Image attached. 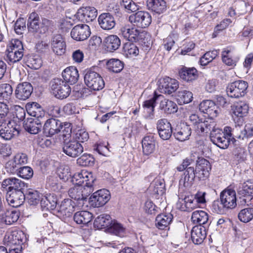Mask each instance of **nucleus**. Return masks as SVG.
<instances>
[{"mask_svg": "<svg viewBox=\"0 0 253 253\" xmlns=\"http://www.w3.org/2000/svg\"><path fill=\"white\" fill-rule=\"evenodd\" d=\"M72 182L76 185L68 192L70 198L77 201L76 205L79 208L84 205V201L93 191L95 178L91 172L82 170L75 173L72 177Z\"/></svg>", "mask_w": 253, "mask_h": 253, "instance_id": "obj_1", "label": "nucleus"}, {"mask_svg": "<svg viewBox=\"0 0 253 253\" xmlns=\"http://www.w3.org/2000/svg\"><path fill=\"white\" fill-rule=\"evenodd\" d=\"M120 34L128 41L138 42L146 50L150 47L149 36L144 31H141L130 25H125L121 28Z\"/></svg>", "mask_w": 253, "mask_h": 253, "instance_id": "obj_2", "label": "nucleus"}, {"mask_svg": "<svg viewBox=\"0 0 253 253\" xmlns=\"http://www.w3.org/2000/svg\"><path fill=\"white\" fill-rule=\"evenodd\" d=\"M24 55L22 42L18 39H12L6 47L5 60L11 65L20 61Z\"/></svg>", "mask_w": 253, "mask_h": 253, "instance_id": "obj_3", "label": "nucleus"}, {"mask_svg": "<svg viewBox=\"0 0 253 253\" xmlns=\"http://www.w3.org/2000/svg\"><path fill=\"white\" fill-rule=\"evenodd\" d=\"M95 68L87 69L85 71L84 80L88 87L93 90H99L104 87V82Z\"/></svg>", "mask_w": 253, "mask_h": 253, "instance_id": "obj_4", "label": "nucleus"}, {"mask_svg": "<svg viewBox=\"0 0 253 253\" xmlns=\"http://www.w3.org/2000/svg\"><path fill=\"white\" fill-rule=\"evenodd\" d=\"M27 241L25 234L22 231L14 230L5 234L3 242L8 249L22 246Z\"/></svg>", "mask_w": 253, "mask_h": 253, "instance_id": "obj_5", "label": "nucleus"}, {"mask_svg": "<svg viewBox=\"0 0 253 253\" xmlns=\"http://www.w3.org/2000/svg\"><path fill=\"white\" fill-rule=\"evenodd\" d=\"M51 88L53 94L57 98H67L71 93L69 85L61 79H54L51 82Z\"/></svg>", "mask_w": 253, "mask_h": 253, "instance_id": "obj_6", "label": "nucleus"}, {"mask_svg": "<svg viewBox=\"0 0 253 253\" xmlns=\"http://www.w3.org/2000/svg\"><path fill=\"white\" fill-rule=\"evenodd\" d=\"M248 83L245 81L238 80L229 84L226 88L228 96L231 98H239L247 93Z\"/></svg>", "mask_w": 253, "mask_h": 253, "instance_id": "obj_7", "label": "nucleus"}, {"mask_svg": "<svg viewBox=\"0 0 253 253\" xmlns=\"http://www.w3.org/2000/svg\"><path fill=\"white\" fill-rule=\"evenodd\" d=\"M17 125L11 120H4L0 124V136L5 140H10L14 135L19 133Z\"/></svg>", "mask_w": 253, "mask_h": 253, "instance_id": "obj_8", "label": "nucleus"}, {"mask_svg": "<svg viewBox=\"0 0 253 253\" xmlns=\"http://www.w3.org/2000/svg\"><path fill=\"white\" fill-rule=\"evenodd\" d=\"M129 21L137 27L144 28L148 27L151 22V16L147 12L139 11L131 15Z\"/></svg>", "mask_w": 253, "mask_h": 253, "instance_id": "obj_9", "label": "nucleus"}, {"mask_svg": "<svg viewBox=\"0 0 253 253\" xmlns=\"http://www.w3.org/2000/svg\"><path fill=\"white\" fill-rule=\"evenodd\" d=\"M178 87L179 83L175 79L166 77L159 81L158 89L161 93L171 94Z\"/></svg>", "mask_w": 253, "mask_h": 253, "instance_id": "obj_10", "label": "nucleus"}, {"mask_svg": "<svg viewBox=\"0 0 253 253\" xmlns=\"http://www.w3.org/2000/svg\"><path fill=\"white\" fill-rule=\"evenodd\" d=\"M111 197L110 192L106 189L98 190L91 196L90 203L94 207H102L106 204Z\"/></svg>", "mask_w": 253, "mask_h": 253, "instance_id": "obj_11", "label": "nucleus"}, {"mask_svg": "<svg viewBox=\"0 0 253 253\" xmlns=\"http://www.w3.org/2000/svg\"><path fill=\"white\" fill-rule=\"evenodd\" d=\"M210 138L211 142L221 149H226L229 145V138H227L223 131L215 127L210 133Z\"/></svg>", "mask_w": 253, "mask_h": 253, "instance_id": "obj_12", "label": "nucleus"}, {"mask_svg": "<svg viewBox=\"0 0 253 253\" xmlns=\"http://www.w3.org/2000/svg\"><path fill=\"white\" fill-rule=\"evenodd\" d=\"M220 202L226 209H233L237 205L236 192L232 189H226L220 195Z\"/></svg>", "mask_w": 253, "mask_h": 253, "instance_id": "obj_13", "label": "nucleus"}, {"mask_svg": "<svg viewBox=\"0 0 253 253\" xmlns=\"http://www.w3.org/2000/svg\"><path fill=\"white\" fill-rule=\"evenodd\" d=\"M63 150L67 155L76 158L80 155L84 151L82 145L76 140H70L64 143Z\"/></svg>", "mask_w": 253, "mask_h": 253, "instance_id": "obj_14", "label": "nucleus"}, {"mask_svg": "<svg viewBox=\"0 0 253 253\" xmlns=\"http://www.w3.org/2000/svg\"><path fill=\"white\" fill-rule=\"evenodd\" d=\"M90 35L89 27L86 24H79L71 30V37L77 41H84Z\"/></svg>", "mask_w": 253, "mask_h": 253, "instance_id": "obj_15", "label": "nucleus"}, {"mask_svg": "<svg viewBox=\"0 0 253 253\" xmlns=\"http://www.w3.org/2000/svg\"><path fill=\"white\" fill-rule=\"evenodd\" d=\"M221 55L223 62L228 66H235L239 60L238 53L231 47L224 48L222 51Z\"/></svg>", "mask_w": 253, "mask_h": 253, "instance_id": "obj_16", "label": "nucleus"}, {"mask_svg": "<svg viewBox=\"0 0 253 253\" xmlns=\"http://www.w3.org/2000/svg\"><path fill=\"white\" fill-rule=\"evenodd\" d=\"M63 128V124L60 121L51 118L45 122L43 129L44 132L49 136L53 135L61 131Z\"/></svg>", "mask_w": 253, "mask_h": 253, "instance_id": "obj_17", "label": "nucleus"}, {"mask_svg": "<svg viewBox=\"0 0 253 253\" xmlns=\"http://www.w3.org/2000/svg\"><path fill=\"white\" fill-rule=\"evenodd\" d=\"M157 128L161 139L167 140L170 138L172 133V127L167 119L159 120L157 123Z\"/></svg>", "mask_w": 253, "mask_h": 253, "instance_id": "obj_18", "label": "nucleus"}, {"mask_svg": "<svg viewBox=\"0 0 253 253\" xmlns=\"http://www.w3.org/2000/svg\"><path fill=\"white\" fill-rule=\"evenodd\" d=\"M25 200V196L22 189L7 191L6 200L8 203L13 207H18L22 205Z\"/></svg>", "mask_w": 253, "mask_h": 253, "instance_id": "obj_19", "label": "nucleus"}, {"mask_svg": "<svg viewBox=\"0 0 253 253\" xmlns=\"http://www.w3.org/2000/svg\"><path fill=\"white\" fill-rule=\"evenodd\" d=\"M76 203L70 199H65L57 207L58 216L63 218L70 217L75 211Z\"/></svg>", "mask_w": 253, "mask_h": 253, "instance_id": "obj_20", "label": "nucleus"}, {"mask_svg": "<svg viewBox=\"0 0 253 253\" xmlns=\"http://www.w3.org/2000/svg\"><path fill=\"white\" fill-rule=\"evenodd\" d=\"M211 166L209 162L204 158L199 159L195 168L197 177L200 179H204L209 175Z\"/></svg>", "mask_w": 253, "mask_h": 253, "instance_id": "obj_21", "label": "nucleus"}, {"mask_svg": "<svg viewBox=\"0 0 253 253\" xmlns=\"http://www.w3.org/2000/svg\"><path fill=\"white\" fill-rule=\"evenodd\" d=\"M161 98H163V95L158 94L155 91L154 96L152 98L144 102L143 108L145 118L150 120H152L154 118L155 102L157 99Z\"/></svg>", "mask_w": 253, "mask_h": 253, "instance_id": "obj_22", "label": "nucleus"}, {"mask_svg": "<svg viewBox=\"0 0 253 253\" xmlns=\"http://www.w3.org/2000/svg\"><path fill=\"white\" fill-rule=\"evenodd\" d=\"M33 90L31 84L28 82L19 84L15 89L16 97L21 100H25L31 96Z\"/></svg>", "mask_w": 253, "mask_h": 253, "instance_id": "obj_23", "label": "nucleus"}, {"mask_svg": "<svg viewBox=\"0 0 253 253\" xmlns=\"http://www.w3.org/2000/svg\"><path fill=\"white\" fill-rule=\"evenodd\" d=\"M98 22L100 27L104 30L112 29L116 25L113 16L109 13H103L98 18Z\"/></svg>", "mask_w": 253, "mask_h": 253, "instance_id": "obj_24", "label": "nucleus"}, {"mask_svg": "<svg viewBox=\"0 0 253 253\" xmlns=\"http://www.w3.org/2000/svg\"><path fill=\"white\" fill-rule=\"evenodd\" d=\"M191 134V128L189 125L181 123L175 129L173 135L175 138L180 141H184L189 139Z\"/></svg>", "mask_w": 253, "mask_h": 253, "instance_id": "obj_25", "label": "nucleus"}, {"mask_svg": "<svg viewBox=\"0 0 253 253\" xmlns=\"http://www.w3.org/2000/svg\"><path fill=\"white\" fill-rule=\"evenodd\" d=\"M200 110L208 114L211 118L215 117L218 114V108L215 103L210 100H203L199 105Z\"/></svg>", "mask_w": 253, "mask_h": 253, "instance_id": "obj_26", "label": "nucleus"}, {"mask_svg": "<svg viewBox=\"0 0 253 253\" xmlns=\"http://www.w3.org/2000/svg\"><path fill=\"white\" fill-rule=\"evenodd\" d=\"M43 121L31 118L24 120L23 126L25 129L31 134H37L41 130Z\"/></svg>", "mask_w": 253, "mask_h": 253, "instance_id": "obj_27", "label": "nucleus"}, {"mask_svg": "<svg viewBox=\"0 0 253 253\" xmlns=\"http://www.w3.org/2000/svg\"><path fill=\"white\" fill-rule=\"evenodd\" d=\"M28 114L36 118V120L43 121L45 120V113L41 106L37 102H32L27 105Z\"/></svg>", "mask_w": 253, "mask_h": 253, "instance_id": "obj_28", "label": "nucleus"}, {"mask_svg": "<svg viewBox=\"0 0 253 253\" xmlns=\"http://www.w3.org/2000/svg\"><path fill=\"white\" fill-rule=\"evenodd\" d=\"M51 45L53 52L56 54L61 55L64 53L66 44L61 35L57 34L52 37Z\"/></svg>", "mask_w": 253, "mask_h": 253, "instance_id": "obj_29", "label": "nucleus"}, {"mask_svg": "<svg viewBox=\"0 0 253 253\" xmlns=\"http://www.w3.org/2000/svg\"><path fill=\"white\" fill-rule=\"evenodd\" d=\"M206 231L204 226H195L191 231V239L195 244L199 245L203 243L206 237Z\"/></svg>", "mask_w": 253, "mask_h": 253, "instance_id": "obj_30", "label": "nucleus"}, {"mask_svg": "<svg viewBox=\"0 0 253 253\" xmlns=\"http://www.w3.org/2000/svg\"><path fill=\"white\" fill-rule=\"evenodd\" d=\"M24 183L20 179L15 177L5 179L2 182V187L7 191H13L22 189Z\"/></svg>", "mask_w": 253, "mask_h": 253, "instance_id": "obj_31", "label": "nucleus"}, {"mask_svg": "<svg viewBox=\"0 0 253 253\" xmlns=\"http://www.w3.org/2000/svg\"><path fill=\"white\" fill-rule=\"evenodd\" d=\"M142 151L144 155H148L154 152L156 147V140L153 135L145 136L141 141Z\"/></svg>", "mask_w": 253, "mask_h": 253, "instance_id": "obj_32", "label": "nucleus"}, {"mask_svg": "<svg viewBox=\"0 0 253 253\" xmlns=\"http://www.w3.org/2000/svg\"><path fill=\"white\" fill-rule=\"evenodd\" d=\"M62 76L65 80L64 82L71 84H75L79 77L78 70L74 66L66 68L62 72Z\"/></svg>", "mask_w": 253, "mask_h": 253, "instance_id": "obj_33", "label": "nucleus"}, {"mask_svg": "<svg viewBox=\"0 0 253 253\" xmlns=\"http://www.w3.org/2000/svg\"><path fill=\"white\" fill-rule=\"evenodd\" d=\"M27 27L30 32L40 33L41 23L40 18L38 13L32 12L30 14L28 19Z\"/></svg>", "mask_w": 253, "mask_h": 253, "instance_id": "obj_34", "label": "nucleus"}, {"mask_svg": "<svg viewBox=\"0 0 253 253\" xmlns=\"http://www.w3.org/2000/svg\"><path fill=\"white\" fill-rule=\"evenodd\" d=\"M184 175L183 178H181L179 181V184L183 185L185 187L191 186L195 178L197 177L195 169L192 167L187 168L184 173Z\"/></svg>", "mask_w": 253, "mask_h": 253, "instance_id": "obj_35", "label": "nucleus"}, {"mask_svg": "<svg viewBox=\"0 0 253 253\" xmlns=\"http://www.w3.org/2000/svg\"><path fill=\"white\" fill-rule=\"evenodd\" d=\"M104 44L108 51L112 52L120 47L121 40L116 35H110L104 39Z\"/></svg>", "mask_w": 253, "mask_h": 253, "instance_id": "obj_36", "label": "nucleus"}, {"mask_svg": "<svg viewBox=\"0 0 253 253\" xmlns=\"http://www.w3.org/2000/svg\"><path fill=\"white\" fill-rule=\"evenodd\" d=\"M159 99L161 100L159 108L165 113L171 114L177 111V105L174 102L165 98L163 96V98Z\"/></svg>", "mask_w": 253, "mask_h": 253, "instance_id": "obj_37", "label": "nucleus"}, {"mask_svg": "<svg viewBox=\"0 0 253 253\" xmlns=\"http://www.w3.org/2000/svg\"><path fill=\"white\" fill-rule=\"evenodd\" d=\"M216 124L214 121L211 118L207 119L201 118V121L198 124L196 129L198 131H200L201 132L208 133L209 131H211L212 129H214Z\"/></svg>", "mask_w": 253, "mask_h": 253, "instance_id": "obj_38", "label": "nucleus"}, {"mask_svg": "<svg viewBox=\"0 0 253 253\" xmlns=\"http://www.w3.org/2000/svg\"><path fill=\"white\" fill-rule=\"evenodd\" d=\"M147 6L157 13H162L166 9V3L164 0H147Z\"/></svg>", "mask_w": 253, "mask_h": 253, "instance_id": "obj_39", "label": "nucleus"}, {"mask_svg": "<svg viewBox=\"0 0 253 253\" xmlns=\"http://www.w3.org/2000/svg\"><path fill=\"white\" fill-rule=\"evenodd\" d=\"M172 218V215L170 213L159 214L156 218V226L159 229L163 230L169 226Z\"/></svg>", "mask_w": 253, "mask_h": 253, "instance_id": "obj_40", "label": "nucleus"}, {"mask_svg": "<svg viewBox=\"0 0 253 253\" xmlns=\"http://www.w3.org/2000/svg\"><path fill=\"white\" fill-rule=\"evenodd\" d=\"M179 74L180 78L187 82L192 81L198 77L197 70L195 68L183 67Z\"/></svg>", "mask_w": 253, "mask_h": 253, "instance_id": "obj_41", "label": "nucleus"}, {"mask_svg": "<svg viewBox=\"0 0 253 253\" xmlns=\"http://www.w3.org/2000/svg\"><path fill=\"white\" fill-rule=\"evenodd\" d=\"M92 213L86 211H78L74 216V221L78 224H86L92 220Z\"/></svg>", "mask_w": 253, "mask_h": 253, "instance_id": "obj_42", "label": "nucleus"}, {"mask_svg": "<svg viewBox=\"0 0 253 253\" xmlns=\"http://www.w3.org/2000/svg\"><path fill=\"white\" fill-rule=\"evenodd\" d=\"M165 187L164 179L157 177L151 183L149 189L155 194L162 195L165 192Z\"/></svg>", "mask_w": 253, "mask_h": 253, "instance_id": "obj_43", "label": "nucleus"}, {"mask_svg": "<svg viewBox=\"0 0 253 253\" xmlns=\"http://www.w3.org/2000/svg\"><path fill=\"white\" fill-rule=\"evenodd\" d=\"M79 13L84 17L87 22L92 21L97 16V10L93 7H83L79 10Z\"/></svg>", "mask_w": 253, "mask_h": 253, "instance_id": "obj_44", "label": "nucleus"}, {"mask_svg": "<svg viewBox=\"0 0 253 253\" xmlns=\"http://www.w3.org/2000/svg\"><path fill=\"white\" fill-rule=\"evenodd\" d=\"M57 203V198L52 195L44 196L41 201L42 207L48 210L55 209L56 208Z\"/></svg>", "mask_w": 253, "mask_h": 253, "instance_id": "obj_45", "label": "nucleus"}, {"mask_svg": "<svg viewBox=\"0 0 253 253\" xmlns=\"http://www.w3.org/2000/svg\"><path fill=\"white\" fill-rule=\"evenodd\" d=\"M42 194L38 191L30 189L27 191L25 198L30 205H37L42 199Z\"/></svg>", "mask_w": 253, "mask_h": 253, "instance_id": "obj_46", "label": "nucleus"}, {"mask_svg": "<svg viewBox=\"0 0 253 253\" xmlns=\"http://www.w3.org/2000/svg\"><path fill=\"white\" fill-rule=\"evenodd\" d=\"M208 213L201 210L196 211L192 213L191 219L194 223L199 224V225L205 224L208 220Z\"/></svg>", "mask_w": 253, "mask_h": 253, "instance_id": "obj_47", "label": "nucleus"}, {"mask_svg": "<svg viewBox=\"0 0 253 253\" xmlns=\"http://www.w3.org/2000/svg\"><path fill=\"white\" fill-rule=\"evenodd\" d=\"M19 217V213L16 211H7L2 214L1 220L5 224L10 225L16 222Z\"/></svg>", "mask_w": 253, "mask_h": 253, "instance_id": "obj_48", "label": "nucleus"}, {"mask_svg": "<svg viewBox=\"0 0 253 253\" xmlns=\"http://www.w3.org/2000/svg\"><path fill=\"white\" fill-rule=\"evenodd\" d=\"M176 99L179 104H186L192 101L193 99L192 93L188 90H179L177 92Z\"/></svg>", "mask_w": 253, "mask_h": 253, "instance_id": "obj_49", "label": "nucleus"}, {"mask_svg": "<svg viewBox=\"0 0 253 253\" xmlns=\"http://www.w3.org/2000/svg\"><path fill=\"white\" fill-rule=\"evenodd\" d=\"M111 218L107 214H102L99 215L94 221V226L97 228H105L111 225Z\"/></svg>", "mask_w": 253, "mask_h": 253, "instance_id": "obj_50", "label": "nucleus"}, {"mask_svg": "<svg viewBox=\"0 0 253 253\" xmlns=\"http://www.w3.org/2000/svg\"><path fill=\"white\" fill-rule=\"evenodd\" d=\"M184 202L186 206L181 207L182 211H191L199 207L192 195L186 196Z\"/></svg>", "mask_w": 253, "mask_h": 253, "instance_id": "obj_51", "label": "nucleus"}, {"mask_svg": "<svg viewBox=\"0 0 253 253\" xmlns=\"http://www.w3.org/2000/svg\"><path fill=\"white\" fill-rule=\"evenodd\" d=\"M108 69L113 72L119 73L124 68L123 63L118 59H111L107 63Z\"/></svg>", "mask_w": 253, "mask_h": 253, "instance_id": "obj_52", "label": "nucleus"}, {"mask_svg": "<svg viewBox=\"0 0 253 253\" xmlns=\"http://www.w3.org/2000/svg\"><path fill=\"white\" fill-rule=\"evenodd\" d=\"M238 218L243 222L250 221L253 218V208H247L242 210L238 214Z\"/></svg>", "mask_w": 253, "mask_h": 253, "instance_id": "obj_53", "label": "nucleus"}, {"mask_svg": "<svg viewBox=\"0 0 253 253\" xmlns=\"http://www.w3.org/2000/svg\"><path fill=\"white\" fill-rule=\"evenodd\" d=\"M125 54L127 57L136 56L139 53V49L137 46L131 42L126 43L124 46Z\"/></svg>", "mask_w": 253, "mask_h": 253, "instance_id": "obj_54", "label": "nucleus"}, {"mask_svg": "<svg viewBox=\"0 0 253 253\" xmlns=\"http://www.w3.org/2000/svg\"><path fill=\"white\" fill-rule=\"evenodd\" d=\"M12 92V87L10 84H0V100L10 99Z\"/></svg>", "mask_w": 253, "mask_h": 253, "instance_id": "obj_55", "label": "nucleus"}, {"mask_svg": "<svg viewBox=\"0 0 253 253\" xmlns=\"http://www.w3.org/2000/svg\"><path fill=\"white\" fill-rule=\"evenodd\" d=\"M109 231L116 235L122 237L125 234L126 229L121 224L114 222L113 223H111Z\"/></svg>", "mask_w": 253, "mask_h": 253, "instance_id": "obj_56", "label": "nucleus"}, {"mask_svg": "<svg viewBox=\"0 0 253 253\" xmlns=\"http://www.w3.org/2000/svg\"><path fill=\"white\" fill-rule=\"evenodd\" d=\"M249 106L244 102L238 103L235 107L234 114L238 117H243L248 113Z\"/></svg>", "mask_w": 253, "mask_h": 253, "instance_id": "obj_57", "label": "nucleus"}, {"mask_svg": "<svg viewBox=\"0 0 253 253\" xmlns=\"http://www.w3.org/2000/svg\"><path fill=\"white\" fill-rule=\"evenodd\" d=\"M216 50L208 51L206 52L200 59V63L202 66H206L211 62L217 55Z\"/></svg>", "mask_w": 253, "mask_h": 253, "instance_id": "obj_58", "label": "nucleus"}, {"mask_svg": "<svg viewBox=\"0 0 253 253\" xmlns=\"http://www.w3.org/2000/svg\"><path fill=\"white\" fill-rule=\"evenodd\" d=\"M94 162V158L91 155L88 154H84L77 159V163L84 167L92 166Z\"/></svg>", "mask_w": 253, "mask_h": 253, "instance_id": "obj_59", "label": "nucleus"}, {"mask_svg": "<svg viewBox=\"0 0 253 253\" xmlns=\"http://www.w3.org/2000/svg\"><path fill=\"white\" fill-rule=\"evenodd\" d=\"M29 66L34 69H39L42 65V61L38 55H32L29 57Z\"/></svg>", "mask_w": 253, "mask_h": 253, "instance_id": "obj_60", "label": "nucleus"}, {"mask_svg": "<svg viewBox=\"0 0 253 253\" xmlns=\"http://www.w3.org/2000/svg\"><path fill=\"white\" fill-rule=\"evenodd\" d=\"M18 174L20 177L28 179L33 176V170L31 167L24 166L19 168Z\"/></svg>", "mask_w": 253, "mask_h": 253, "instance_id": "obj_61", "label": "nucleus"}, {"mask_svg": "<svg viewBox=\"0 0 253 253\" xmlns=\"http://www.w3.org/2000/svg\"><path fill=\"white\" fill-rule=\"evenodd\" d=\"M47 184L51 190L54 191H59L62 187L61 184L58 182V179L54 177L48 178Z\"/></svg>", "mask_w": 253, "mask_h": 253, "instance_id": "obj_62", "label": "nucleus"}, {"mask_svg": "<svg viewBox=\"0 0 253 253\" xmlns=\"http://www.w3.org/2000/svg\"><path fill=\"white\" fill-rule=\"evenodd\" d=\"M121 5L128 11L133 12L137 9V6L132 0H122Z\"/></svg>", "mask_w": 253, "mask_h": 253, "instance_id": "obj_63", "label": "nucleus"}, {"mask_svg": "<svg viewBox=\"0 0 253 253\" xmlns=\"http://www.w3.org/2000/svg\"><path fill=\"white\" fill-rule=\"evenodd\" d=\"M26 29V25L23 19H18L14 25V30L18 35H21Z\"/></svg>", "mask_w": 253, "mask_h": 253, "instance_id": "obj_64", "label": "nucleus"}]
</instances>
